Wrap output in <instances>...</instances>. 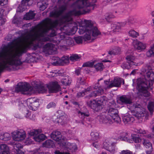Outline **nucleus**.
<instances>
[{
  "mask_svg": "<svg viewBox=\"0 0 154 154\" xmlns=\"http://www.w3.org/2000/svg\"><path fill=\"white\" fill-rule=\"evenodd\" d=\"M59 23L57 20H53L47 19L38 26L35 31L32 30L23 37H18L5 46L0 51V73L5 69L17 70L22 62L19 58L27 48L33 47H40L43 42L51 41L50 37L56 35L55 30H52L49 35L48 31L56 27Z\"/></svg>",
  "mask_w": 154,
  "mask_h": 154,
  "instance_id": "obj_1",
  "label": "nucleus"
},
{
  "mask_svg": "<svg viewBox=\"0 0 154 154\" xmlns=\"http://www.w3.org/2000/svg\"><path fill=\"white\" fill-rule=\"evenodd\" d=\"M80 34H85L83 37L78 36L74 38L76 42L78 44L82 43L83 38L85 41L89 40L91 39L94 40L100 37L101 35V32L97 28L93 26L91 21L90 20H85L80 25L79 31Z\"/></svg>",
  "mask_w": 154,
  "mask_h": 154,
  "instance_id": "obj_2",
  "label": "nucleus"
},
{
  "mask_svg": "<svg viewBox=\"0 0 154 154\" xmlns=\"http://www.w3.org/2000/svg\"><path fill=\"white\" fill-rule=\"evenodd\" d=\"M137 89L145 97L149 96V93L147 90L149 88L151 89L152 86L154 83V73L148 72L144 78H140L137 80Z\"/></svg>",
  "mask_w": 154,
  "mask_h": 154,
  "instance_id": "obj_3",
  "label": "nucleus"
},
{
  "mask_svg": "<svg viewBox=\"0 0 154 154\" xmlns=\"http://www.w3.org/2000/svg\"><path fill=\"white\" fill-rule=\"evenodd\" d=\"M71 15L68 13L63 16L61 20V22L64 24L61 27L60 29L64 33L68 35L74 34L77 29L76 26H73L72 24L70 23L72 20Z\"/></svg>",
  "mask_w": 154,
  "mask_h": 154,
  "instance_id": "obj_4",
  "label": "nucleus"
},
{
  "mask_svg": "<svg viewBox=\"0 0 154 154\" xmlns=\"http://www.w3.org/2000/svg\"><path fill=\"white\" fill-rule=\"evenodd\" d=\"M74 5L77 8L81 9L79 11H70L68 13L69 14L79 15L89 13L90 11L91 8H93L92 6L89 7V6L87 3V0H78L74 3Z\"/></svg>",
  "mask_w": 154,
  "mask_h": 154,
  "instance_id": "obj_5",
  "label": "nucleus"
},
{
  "mask_svg": "<svg viewBox=\"0 0 154 154\" xmlns=\"http://www.w3.org/2000/svg\"><path fill=\"white\" fill-rule=\"evenodd\" d=\"M131 112L138 119L142 118L146 114L145 109L141 108V105L137 103H134L130 108Z\"/></svg>",
  "mask_w": 154,
  "mask_h": 154,
  "instance_id": "obj_6",
  "label": "nucleus"
},
{
  "mask_svg": "<svg viewBox=\"0 0 154 154\" xmlns=\"http://www.w3.org/2000/svg\"><path fill=\"white\" fill-rule=\"evenodd\" d=\"M33 88L29 84L26 83H20L17 85L16 90L18 91H20L23 94H28L32 92Z\"/></svg>",
  "mask_w": 154,
  "mask_h": 154,
  "instance_id": "obj_7",
  "label": "nucleus"
},
{
  "mask_svg": "<svg viewBox=\"0 0 154 154\" xmlns=\"http://www.w3.org/2000/svg\"><path fill=\"white\" fill-rule=\"evenodd\" d=\"M13 140L16 141H20L25 138L26 134L25 131L22 129L15 131L12 133Z\"/></svg>",
  "mask_w": 154,
  "mask_h": 154,
  "instance_id": "obj_8",
  "label": "nucleus"
},
{
  "mask_svg": "<svg viewBox=\"0 0 154 154\" xmlns=\"http://www.w3.org/2000/svg\"><path fill=\"white\" fill-rule=\"evenodd\" d=\"M100 122L104 124H111L113 122L111 118L108 116L107 113L103 112L97 116Z\"/></svg>",
  "mask_w": 154,
  "mask_h": 154,
  "instance_id": "obj_9",
  "label": "nucleus"
},
{
  "mask_svg": "<svg viewBox=\"0 0 154 154\" xmlns=\"http://www.w3.org/2000/svg\"><path fill=\"white\" fill-rule=\"evenodd\" d=\"M66 6L65 5H63L58 8L54 9L51 12L50 16L55 18L58 17L62 14L64 11L66 10Z\"/></svg>",
  "mask_w": 154,
  "mask_h": 154,
  "instance_id": "obj_10",
  "label": "nucleus"
},
{
  "mask_svg": "<svg viewBox=\"0 0 154 154\" xmlns=\"http://www.w3.org/2000/svg\"><path fill=\"white\" fill-rule=\"evenodd\" d=\"M123 82V84H124V80L120 78H115L113 80L111 81L110 84L109 85H107L106 87H105V89H109L112 87H120L121 84Z\"/></svg>",
  "mask_w": 154,
  "mask_h": 154,
  "instance_id": "obj_11",
  "label": "nucleus"
},
{
  "mask_svg": "<svg viewBox=\"0 0 154 154\" xmlns=\"http://www.w3.org/2000/svg\"><path fill=\"white\" fill-rule=\"evenodd\" d=\"M58 144L60 146L64 147L72 151L75 150L77 149L75 143L66 142L64 139L62 142H60Z\"/></svg>",
  "mask_w": 154,
  "mask_h": 154,
  "instance_id": "obj_12",
  "label": "nucleus"
},
{
  "mask_svg": "<svg viewBox=\"0 0 154 154\" xmlns=\"http://www.w3.org/2000/svg\"><path fill=\"white\" fill-rule=\"evenodd\" d=\"M49 93H56L60 91V88L57 82H53L48 86Z\"/></svg>",
  "mask_w": 154,
  "mask_h": 154,
  "instance_id": "obj_13",
  "label": "nucleus"
},
{
  "mask_svg": "<svg viewBox=\"0 0 154 154\" xmlns=\"http://www.w3.org/2000/svg\"><path fill=\"white\" fill-rule=\"evenodd\" d=\"M88 105L96 111L101 110L103 108L102 105L95 100H90L87 102Z\"/></svg>",
  "mask_w": 154,
  "mask_h": 154,
  "instance_id": "obj_14",
  "label": "nucleus"
},
{
  "mask_svg": "<svg viewBox=\"0 0 154 154\" xmlns=\"http://www.w3.org/2000/svg\"><path fill=\"white\" fill-rule=\"evenodd\" d=\"M27 102L29 108L32 110H36L39 106L38 102L34 98L28 99Z\"/></svg>",
  "mask_w": 154,
  "mask_h": 154,
  "instance_id": "obj_15",
  "label": "nucleus"
},
{
  "mask_svg": "<svg viewBox=\"0 0 154 154\" xmlns=\"http://www.w3.org/2000/svg\"><path fill=\"white\" fill-rule=\"evenodd\" d=\"M51 138L57 142L58 143L60 142H62L64 139L62 138L60 132L57 131L53 132L51 134Z\"/></svg>",
  "mask_w": 154,
  "mask_h": 154,
  "instance_id": "obj_16",
  "label": "nucleus"
},
{
  "mask_svg": "<svg viewBox=\"0 0 154 154\" xmlns=\"http://www.w3.org/2000/svg\"><path fill=\"white\" fill-rule=\"evenodd\" d=\"M119 100L123 104H131L132 103L131 97L128 95H122L120 97Z\"/></svg>",
  "mask_w": 154,
  "mask_h": 154,
  "instance_id": "obj_17",
  "label": "nucleus"
},
{
  "mask_svg": "<svg viewBox=\"0 0 154 154\" xmlns=\"http://www.w3.org/2000/svg\"><path fill=\"white\" fill-rule=\"evenodd\" d=\"M134 48L139 52H141L145 50L146 48V44L138 41H135L134 42Z\"/></svg>",
  "mask_w": 154,
  "mask_h": 154,
  "instance_id": "obj_18",
  "label": "nucleus"
},
{
  "mask_svg": "<svg viewBox=\"0 0 154 154\" xmlns=\"http://www.w3.org/2000/svg\"><path fill=\"white\" fill-rule=\"evenodd\" d=\"M132 140L128 138L127 137H124L123 139L129 143H132L133 141L135 143H139L141 141V139L139 137V135L137 134H132L131 135Z\"/></svg>",
  "mask_w": 154,
  "mask_h": 154,
  "instance_id": "obj_19",
  "label": "nucleus"
},
{
  "mask_svg": "<svg viewBox=\"0 0 154 154\" xmlns=\"http://www.w3.org/2000/svg\"><path fill=\"white\" fill-rule=\"evenodd\" d=\"M143 144L146 149V154H150L152 150V146L151 143L148 140L143 139Z\"/></svg>",
  "mask_w": 154,
  "mask_h": 154,
  "instance_id": "obj_20",
  "label": "nucleus"
},
{
  "mask_svg": "<svg viewBox=\"0 0 154 154\" xmlns=\"http://www.w3.org/2000/svg\"><path fill=\"white\" fill-rule=\"evenodd\" d=\"M54 45L51 43H48L45 45L43 48V51L45 53L51 54L54 50Z\"/></svg>",
  "mask_w": 154,
  "mask_h": 154,
  "instance_id": "obj_21",
  "label": "nucleus"
},
{
  "mask_svg": "<svg viewBox=\"0 0 154 154\" xmlns=\"http://www.w3.org/2000/svg\"><path fill=\"white\" fill-rule=\"evenodd\" d=\"M113 104L109 107L106 109V112L108 115L110 116L109 118H111L115 115L118 114V111L117 109L113 107Z\"/></svg>",
  "mask_w": 154,
  "mask_h": 154,
  "instance_id": "obj_22",
  "label": "nucleus"
},
{
  "mask_svg": "<svg viewBox=\"0 0 154 154\" xmlns=\"http://www.w3.org/2000/svg\"><path fill=\"white\" fill-rule=\"evenodd\" d=\"M32 2V0H23L21 2V6H19L17 9V11L19 12H23L26 8V5H28V2Z\"/></svg>",
  "mask_w": 154,
  "mask_h": 154,
  "instance_id": "obj_23",
  "label": "nucleus"
},
{
  "mask_svg": "<svg viewBox=\"0 0 154 154\" xmlns=\"http://www.w3.org/2000/svg\"><path fill=\"white\" fill-rule=\"evenodd\" d=\"M122 24L121 23H112L111 25V31L113 32H118L120 30L122 26Z\"/></svg>",
  "mask_w": 154,
  "mask_h": 154,
  "instance_id": "obj_24",
  "label": "nucleus"
},
{
  "mask_svg": "<svg viewBox=\"0 0 154 154\" xmlns=\"http://www.w3.org/2000/svg\"><path fill=\"white\" fill-rule=\"evenodd\" d=\"M0 154H10L8 146L6 144H0Z\"/></svg>",
  "mask_w": 154,
  "mask_h": 154,
  "instance_id": "obj_25",
  "label": "nucleus"
},
{
  "mask_svg": "<svg viewBox=\"0 0 154 154\" xmlns=\"http://www.w3.org/2000/svg\"><path fill=\"white\" fill-rule=\"evenodd\" d=\"M127 61L128 64H129L130 66H138V63H136L134 62V60H135V58L134 56L131 55H127L126 57Z\"/></svg>",
  "mask_w": 154,
  "mask_h": 154,
  "instance_id": "obj_26",
  "label": "nucleus"
},
{
  "mask_svg": "<svg viewBox=\"0 0 154 154\" xmlns=\"http://www.w3.org/2000/svg\"><path fill=\"white\" fill-rule=\"evenodd\" d=\"M123 121L125 124L133 122L134 121V118L129 114L124 116L122 118Z\"/></svg>",
  "mask_w": 154,
  "mask_h": 154,
  "instance_id": "obj_27",
  "label": "nucleus"
},
{
  "mask_svg": "<svg viewBox=\"0 0 154 154\" xmlns=\"http://www.w3.org/2000/svg\"><path fill=\"white\" fill-rule=\"evenodd\" d=\"M104 94V91L102 89H99V90H97L92 92L88 95L89 97H96L98 95H101Z\"/></svg>",
  "mask_w": 154,
  "mask_h": 154,
  "instance_id": "obj_28",
  "label": "nucleus"
},
{
  "mask_svg": "<svg viewBox=\"0 0 154 154\" xmlns=\"http://www.w3.org/2000/svg\"><path fill=\"white\" fill-rule=\"evenodd\" d=\"M35 14L33 11H30L25 15L23 18L26 20L32 19L34 18Z\"/></svg>",
  "mask_w": 154,
  "mask_h": 154,
  "instance_id": "obj_29",
  "label": "nucleus"
},
{
  "mask_svg": "<svg viewBox=\"0 0 154 154\" xmlns=\"http://www.w3.org/2000/svg\"><path fill=\"white\" fill-rule=\"evenodd\" d=\"M42 132L41 129H32L28 131V134L31 136H35Z\"/></svg>",
  "mask_w": 154,
  "mask_h": 154,
  "instance_id": "obj_30",
  "label": "nucleus"
},
{
  "mask_svg": "<svg viewBox=\"0 0 154 154\" xmlns=\"http://www.w3.org/2000/svg\"><path fill=\"white\" fill-rule=\"evenodd\" d=\"M37 136L32 137L34 140L37 142L42 141L46 138V137L43 134H41L37 135Z\"/></svg>",
  "mask_w": 154,
  "mask_h": 154,
  "instance_id": "obj_31",
  "label": "nucleus"
},
{
  "mask_svg": "<svg viewBox=\"0 0 154 154\" xmlns=\"http://www.w3.org/2000/svg\"><path fill=\"white\" fill-rule=\"evenodd\" d=\"M69 59L68 56H63L61 59L60 58L59 64L63 65L64 64L68 63H69Z\"/></svg>",
  "mask_w": 154,
  "mask_h": 154,
  "instance_id": "obj_32",
  "label": "nucleus"
},
{
  "mask_svg": "<svg viewBox=\"0 0 154 154\" xmlns=\"http://www.w3.org/2000/svg\"><path fill=\"white\" fill-rule=\"evenodd\" d=\"M61 82L63 85L66 86L69 85L71 83V80L68 77H65L62 79Z\"/></svg>",
  "mask_w": 154,
  "mask_h": 154,
  "instance_id": "obj_33",
  "label": "nucleus"
},
{
  "mask_svg": "<svg viewBox=\"0 0 154 154\" xmlns=\"http://www.w3.org/2000/svg\"><path fill=\"white\" fill-rule=\"evenodd\" d=\"M147 107L150 112L151 117L153 115L154 110V103L152 102H149L148 105Z\"/></svg>",
  "mask_w": 154,
  "mask_h": 154,
  "instance_id": "obj_34",
  "label": "nucleus"
},
{
  "mask_svg": "<svg viewBox=\"0 0 154 154\" xmlns=\"http://www.w3.org/2000/svg\"><path fill=\"white\" fill-rule=\"evenodd\" d=\"M111 139H107L103 143V146L104 148L106 149L111 144H113V142L111 140Z\"/></svg>",
  "mask_w": 154,
  "mask_h": 154,
  "instance_id": "obj_35",
  "label": "nucleus"
},
{
  "mask_svg": "<svg viewBox=\"0 0 154 154\" xmlns=\"http://www.w3.org/2000/svg\"><path fill=\"white\" fill-rule=\"evenodd\" d=\"M0 137L1 140L6 141L11 139V136L9 133H6L3 134V136H1Z\"/></svg>",
  "mask_w": 154,
  "mask_h": 154,
  "instance_id": "obj_36",
  "label": "nucleus"
},
{
  "mask_svg": "<svg viewBox=\"0 0 154 154\" xmlns=\"http://www.w3.org/2000/svg\"><path fill=\"white\" fill-rule=\"evenodd\" d=\"M37 90L39 93H43L47 91V88L46 87L41 85L37 87Z\"/></svg>",
  "mask_w": 154,
  "mask_h": 154,
  "instance_id": "obj_37",
  "label": "nucleus"
},
{
  "mask_svg": "<svg viewBox=\"0 0 154 154\" xmlns=\"http://www.w3.org/2000/svg\"><path fill=\"white\" fill-rule=\"evenodd\" d=\"M81 58V56L76 54H73L70 57L69 60L72 61H77L79 60Z\"/></svg>",
  "mask_w": 154,
  "mask_h": 154,
  "instance_id": "obj_38",
  "label": "nucleus"
},
{
  "mask_svg": "<svg viewBox=\"0 0 154 154\" xmlns=\"http://www.w3.org/2000/svg\"><path fill=\"white\" fill-rule=\"evenodd\" d=\"M103 79V78H101L100 79H98V82L95 84L93 86V88L94 90H99V89H102L103 90V86H100L99 85V81L100 80Z\"/></svg>",
  "mask_w": 154,
  "mask_h": 154,
  "instance_id": "obj_39",
  "label": "nucleus"
},
{
  "mask_svg": "<svg viewBox=\"0 0 154 154\" xmlns=\"http://www.w3.org/2000/svg\"><path fill=\"white\" fill-rule=\"evenodd\" d=\"M12 144L13 146L14 149L17 152H19L20 149L23 147L21 144L18 143H16L14 144L12 143Z\"/></svg>",
  "mask_w": 154,
  "mask_h": 154,
  "instance_id": "obj_40",
  "label": "nucleus"
},
{
  "mask_svg": "<svg viewBox=\"0 0 154 154\" xmlns=\"http://www.w3.org/2000/svg\"><path fill=\"white\" fill-rule=\"evenodd\" d=\"M111 118L112 119H111L112 121L113 120L114 122H116L117 123H120L121 122V119L120 118L118 114L116 115H115L113 116H112Z\"/></svg>",
  "mask_w": 154,
  "mask_h": 154,
  "instance_id": "obj_41",
  "label": "nucleus"
},
{
  "mask_svg": "<svg viewBox=\"0 0 154 154\" xmlns=\"http://www.w3.org/2000/svg\"><path fill=\"white\" fill-rule=\"evenodd\" d=\"M91 139L93 140H96L99 138V134L97 132H92L91 134Z\"/></svg>",
  "mask_w": 154,
  "mask_h": 154,
  "instance_id": "obj_42",
  "label": "nucleus"
},
{
  "mask_svg": "<svg viewBox=\"0 0 154 154\" xmlns=\"http://www.w3.org/2000/svg\"><path fill=\"white\" fill-rule=\"evenodd\" d=\"M146 56L148 57H151L154 56V47H152L146 53Z\"/></svg>",
  "mask_w": 154,
  "mask_h": 154,
  "instance_id": "obj_43",
  "label": "nucleus"
},
{
  "mask_svg": "<svg viewBox=\"0 0 154 154\" xmlns=\"http://www.w3.org/2000/svg\"><path fill=\"white\" fill-rule=\"evenodd\" d=\"M94 66L97 71H101L103 69V65L102 63H98L96 64Z\"/></svg>",
  "mask_w": 154,
  "mask_h": 154,
  "instance_id": "obj_44",
  "label": "nucleus"
},
{
  "mask_svg": "<svg viewBox=\"0 0 154 154\" xmlns=\"http://www.w3.org/2000/svg\"><path fill=\"white\" fill-rule=\"evenodd\" d=\"M130 36L133 38L137 37L139 35V33L134 30H131L129 32Z\"/></svg>",
  "mask_w": 154,
  "mask_h": 154,
  "instance_id": "obj_45",
  "label": "nucleus"
},
{
  "mask_svg": "<svg viewBox=\"0 0 154 154\" xmlns=\"http://www.w3.org/2000/svg\"><path fill=\"white\" fill-rule=\"evenodd\" d=\"M52 60H54V61L52 63L54 65L59 64L60 62L59 61L60 58L57 57H52Z\"/></svg>",
  "mask_w": 154,
  "mask_h": 154,
  "instance_id": "obj_46",
  "label": "nucleus"
},
{
  "mask_svg": "<svg viewBox=\"0 0 154 154\" xmlns=\"http://www.w3.org/2000/svg\"><path fill=\"white\" fill-rule=\"evenodd\" d=\"M94 61L87 62L84 63L82 65V66L92 67L94 65Z\"/></svg>",
  "mask_w": 154,
  "mask_h": 154,
  "instance_id": "obj_47",
  "label": "nucleus"
},
{
  "mask_svg": "<svg viewBox=\"0 0 154 154\" xmlns=\"http://www.w3.org/2000/svg\"><path fill=\"white\" fill-rule=\"evenodd\" d=\"M45 144L48 147H52L54 146V143L53 141L51 140H48L45 141Z\"/></svg>",
  "mask_w": 154,
  "mask_h": 154,
  "instance_id": "obj_48",
  "label": "nucleus"
},
{
  "mask_svg": "<svg viewBox=\"0 0 154 154\" xmlns=\"http://www.w3.org/2000/svg\"><path fill=\"white\" fill-rule=\"evenodd\" d=\"M85 83V79L84 78H79L77 80V84L78 85H83Z\"/></svg>",
  "mask_w": 154,
  "mask_h": 154,
  "instance_id": "obj_49",
  "label": "nucleus"
},
{
  "mask_svg": "<svg viewBox=\"0 0 154 154\" xmlns=\"http://www.w3.org/2000/svg\"><path fill=\"white\" fill-rule=\"evenodd\" d=\"M4 11L2 9L0 10V25H2L5 23V21L2 18V16Z\"/></svg>",
  "mask_w": 154,
  "mask_h": 154,
  "instance_id": "obj_50",
  "label": "nucleus"
},
{
  "mask_svg": "<svg viewBox=\"0 0 154 154\" xmlns=\"http://www.w3.org/2000/svg\"><path fill=\"white\" fill-rule=\"evenodd\" d=\"M115 143L113 142V144H111L106 149L110 152H113L115 150Z\"/></svg>",
  "mask_w": 154,
  "mask_h": 154,
  "instance_id": "obj_51",
  "label": "nucleus"
},
{
  "mask_svg": "<svg viewBox=\"0 0 154 154\" xmlns=\"http://www.w3.org/2000/svg\"><path fill=\"white\" fill-rule=\"evenodd\" d=\"M62 114H63L64 113ZM64 118L65 117H64L63 115H59V117H57V119L55 120V121L57 122L58 123H61L62 122V120L64 119Z\"/></svg>",
  "mask_w": 154,
  "mask_h": 154,
  "instance_id": "obj_52",
  "label": "nucleus"
},
{
  "mask_svg": "<svg viewBox=\"0 0 154 154\" xmlns=\"http://www.w3.org/2000/svg\"><path fill=\"white\" fill-rule=\"evenodd\" d=\"M56 104L54 102H51L49 103L47 106V109H50L54 108L56 106Z\"/></svg>",
  "mask_w": 154,
  "mask_h": 154,
  "instance_id": "obj_53",
  "label": "nucleus"
},
{
  "mask_svg": "<svg viewBox=\"0 0 154 154\" xmlns=\"http://www.w3.org/2000/svg\"><path fill=\"white\" fill-rule=\"evenodd\" d=\"M118 50V51H116V49H115L113 50V51H109L108 52L109 54L112 55H115L118 54L120 51V49L119 48L117 49Z\"/></svg>",
  "mask_w": 154,
  "mask_h": 154,
  "instance_id": "obj_54",
  "label": "nucleus"
},
{
  "mask_svg": "<svg viewBox=\"0 0 154 154\" xmlns=\"http://www.w3.org/2000/svg\"><path fill=\"white\" fill-rule=\"evenodd\" d=\"M133 66H130L129 64H128L126 63H123L121 65V67L123 69H129Z\"/></svg>",
  "mask_w": 154,
  "mask_h": 154,
  "instance_id": "obj_55",
  "label": "nucleus"
},
{
  "mask_svg": "<svg viewBox=\"0 0 154 154\" xmlns=\"http://www.w3.org/2000/svg\"><path fill=\"white\" fill-rule=\"evenodd\" d=\"M66 44L67 45L70 46L73 45L74 43L73 41L71 38H69L66 41Z\"/></svg>",
  "mask_w": 154,
  "mask_h": 154,
  "instance_id": "obj_56",
  "label": "nucleus"
},
{
  "mask_svg": "<svg viewBox=\"0 0 154 154\" xmlns=\"http://www.w3.org/2000/svg\"><path fill=\"white\" fill-rule=\"evenodd\" d=\"M120 154H133V152L129 150H125L122 151Z\"/></svg>",
  "mask_w": 154,
  "mask_h": 154,
  "instance_id": "obj_57",
  "label": "nucleus"
},
{
  "mask_svg": "<svg viewBox=\"0 0 154 154\" xmlns=\"http://www.w3.org/2000/svg\"><path fill=\"white\" fill-rule=\"evenodd\" d=\"M136 132L138 133L142 134H146V131L145 130L141 129L137 130Z\"/></svg>",
  "mask_w": 154,
  "mask_h": 154,
  "instance_id": "obj_58",
  "label": "nucleus"
},
{
  "mask_svg": "<svg viewBox=\"0 0 154 154\" xmlns=\"http://www.w3.org/2000/svg\"><path fill=\"white\" fill-rule=\"evenodd\" d=\"M114 17V16L111 14H106L105 15V19L107 21H109L110 18Z\"/></svg>",
  "mask_w": 154,
  "mask_h": 154,
  "instance_id": "obj_59",
  "label": "nucleus"
},
{
  "mask_svg": "<svg viewBox=\"0 0 154 154\" xmlns=\"http://www.w3.org/2000/svg\"><path fill=\"white\" fill-rule=\"evenodd\" d=\"M47 5L45 3V4H44L43 3H42V5H41L39 7L40 10L41 11H43L45 9H46V8L47 7Z\"/></svg>",
  "mask_w": 154,
  "mask_h": 154,
  "instance_id": "obj_60",
  "label": "nucleus"
},
{
  "mask_svg": "<svg viewBox=\"0 0 154 154\" xmlns=\"http://www.w3.org/2000/svg\"><path fill=\"white\" fill-rule=\"evenodd\" d=\"M78 113L79 114H80V115L81 116H86L88 117V116H89V114L88 112H81L80 111H79L78 112Z\"/></svg>",
  "mask_w": 154,
  "mask_h": 154,
  "instance_id": "obj_61",
  "label": "nucleus"
},
{
  "mask_svg": "<svg viewBox=\"0 0 154 154\" xmlns=\"http://www.w3.org/2000/svg\"><path fill=\"white\" fill-rule=\"evenodd\" d=\"M8 0H0V5L3 6L6 4L8 2Z\"/></svg>",
  "mask_w": 154,
  "mask_h": 154,
  "instance_id": "obj_62",
  "label": "nucleus"
},
{
  "mask_svg": "<svg viewBox=\"0 0 154 154\" xmlns=\"http://www.w3.org/2000/svg\"><path fill=\"white\" fill-rule=\"evenodd\" d=\"M104 82L105 83V85L102 86L104 90V89L105 90L107 89H105V87H106L107 85H109V82L107 81H105Z\"/></svg>",
  "mask_w": 154,
  "mask_h": 154,
  "instance_id": "obj_63",
  "label": "nucleus"
},
{
  "mask_svg": "<svg viewBox=\"0 0 154 154\" xmlns=\"http://www.w3.org/2000/svg\"><path fill=\"white\" fill-rule=\"evenodd\" d=\"M54 153L55 154H69L68 152H62L59 150H56Z\"/></svg>",
  "mask_w": 154,
  "mask_h": 154,
  "instance_id": "obj_64",
  "label": "nucleus"
}]
</instances>
